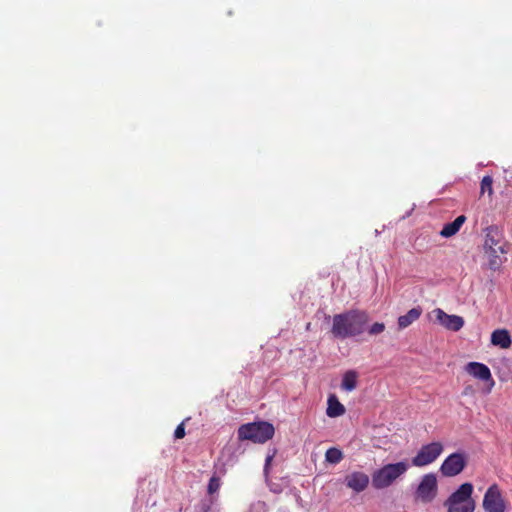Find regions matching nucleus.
Here are the masks:
<instances>
[{
	"label": "nucleus",
	"instance_id": "7ed1b4c3",
	"mask_svg": "<svg viewBox=\"0 0 512 512\" xmlns=\"http://www.w3.org/2000/svg\"><path fill=\"white\" fill-rule=\"evenodd\" d=\"M473 485L463 483L444 502L447 512H474L476 502L472 498Z\"/></svg>",
	"mask_w": 512,
	"mask_h": 512
},
{
	"label": "nucleus",
	"instance_id": "5701e85b",
	"mask_svg": "<svg viewBox=\"0 0 512 512\" xmlns=\"http://www.w3.org/2000/svg\"><path fill=\"white\" fill-rule=\"evenodd\" d=\"M271 460H272V456H268V457L266 458V462H265V470H267V468H268V466H269V464H270Z\"/></svg>",
	"mask_w": 512,
	"mask_h": 512
},
{
	"label": "nucleus",
	"instance_id": "412c9836",
	"mask_svg": "<svg viewBox=\"0 0 512 512\" xmlns=\"http://www.w3.org/2000/svg\"><path fill=\"white\" fill-rule=\"evenodd\" d=\"M220 485H221L220 478L215 475L212 476L208 483V488H207L208 493L211 495L216 493L219 490Z\"/></svg>",
	"mask_w": 512,
	"mask_h": 512
},
{
	"label": "nucleus",
	"instance_id": "39448f33",
	"mask_svg": "<svg viewBox=\"0 0 512 512\" xmlns=\"http://www.w3.org/2000/svg\"><path fill=\"white\" fill-rule=\"evenodd\" d=\"M274 426L265 421L243 424L238 429V439L254 443H265L274 436Z\"/></svg>",
	"mask_w": 512,
	"mask_h": 512
},
{
	"label": "nucleus",
	"instance_id": "0eeeda50",
	"mask_svg": "<svg viewBox=\"0 0 512 512\" xmlns=\"http://www.w3.org/2000/svg\"><path fill=\"white\" fill-rule=\"evenodd\" d=\"M443 452V445L440 442H431L423 445L418 453L412 458V464L416 467H423L433 463Z\"/></svg>",
	"mask_w": 512,
	"mask_h": 512
},
{
	"label": "nucleus",
	"instance_id": "20e7f679",
	"mask_svg": "<svg viewBox=\"0 0 512 512\" xmlns=\"http://www.w3.org/2000/svg\"><path fill=\"white\" fill-rule=\"evenodd\" d=\"M408 467L409 465L406 461L384 465L382 468L373 472V487L376 489H384L391 486L398 478L407 472Z\"/></svg>",
	"mask_w": 512,
	"mask_h": 512
},
{
	"label": "nucleus",
	"instance_id": "9d476101",
	"mask_svg": "<svg viewBox=\"0 0 512 512\" xmlns=\"http://www.w3.org/2000/svg\"><path fill=\"white\" fill-rule=\"evenodd\" d=\"M465 371L474 378L489 383L488 392L494 387L495 381L487 365L480 362H469L465 366Z\"/></svg>",
	"mask_w": 512,
	"mask_h": 512
},
{
	"label": "nucleus",
	"instance_id": "6e6552de",
	"mask_svg": "<svg viewBox=\"0 0 512 512\" xmlns=\"http://www.w3.org/2000/svg\"><path fill=\"white\" fill-rule=\"evenodd\" d=\"M466 465L467 460L463 453H452L443 461L440 472L445 477H454L460 474Z\"/></svg>",
	"mask_w": 512,
	"mask_h": 512
},
{
	"label": "nucleus",
	"instance_id": "aec40b11",
	"mask_svg": "<svg viewBox=\"0 0 512 512\" xmlns=\"http://www.w3.org/2000/svg\"><path fill=\"white\" fill-rule=\"evenodd\" d=\"M385 328L386 327H385L384 323H382V322H375L371 326L367 325L366 331H368V333L370 335H379V334L384 332Z\"/></svg>",
	"mask_w": 512,
	"mask_h": 512
},
{
	"label": "nucleus",
	"instance_id": "f8f14e48",
	"mask_svg": "<svg viewBox=\"0 0 512 512\" xmlns=\"http://www.w3.org/2000/svg\"><path fill=\"white\" fill-rule=\"evenodd\" d=\"M346 486L359 493L364 491L369 484V477L364 472L355 471L345 477Z\"/></svg>",
	"mask_w": 512,
	"mask_h": 512
},
{
	"label": "nucleus",
	"instance_id": "a211bd4d",
	"mask_svg": "<svg viewBox=\"0 0 512 512\" xmlns=\"http://www.w3.org/2000/svg\"><path fill=\"white\" fill-rule=\"evenodd\" d=\"M343 458V452L336 447L329 448L325 453V460L331 464H338Z\"/></svg>",
	"mask_w": 512,
	"mask_h": 512
},
{
	"label": "nucleus",
	"instance_id": "9b49d317",
	"mask_svg": "<svg viewBox=\"0 0 512 512\" xmlns=\"http://www.w3.org/2000/svg\"><path fill=\"white\" fill-rule=\"evenodd\" d=\"M434 313L438 322L448 330L456 332L459 331L464 325V320L460 316L448 315L440 308L434 310Z\"/></svg>",
	"mask_w": 512,
	"mask_h": 512
},
{
	"label": "nucleus",
	"instance_id": "f257e3e1",
	"mask_svg": "<svg viewBox=\"0 0 512 512\" xmlns=\"http://www.w3.org/2000/svg\"><path fill=\"white\" fill-rule=\"evenodd\" d=\"M369 320L368 313L359 309L335 314L332 318L331 333L337 339L358 337L366 331Z\"/></svg>",
	"mask_w": 512,
	"mask_h": 512
},
{
	"label": "nucleus",
	"instance_id": "4be33fe9",
	"mask_svg": "<svg viewBox=\"0 0 512 512\" xmlns=\"http://www.w3.org/2000/svg\"><path fill=\"white\" fill-rule=\"evenodd\" d=\"M174 436L176 439H182L185 436V427L183 423L179 424L176 427Z\"/></svg>",
	"mask_w": 512,
	"mask_h": 512
},
{
	"label": "nucleus",
	"instance_id": "ddd939ff",
	"mask_svg": "<svg viewBox=\"0 0 512 512\" xmlns=\"http://www.w3.org/2000/svg\"><path fill=\"white\" fill-rule=\"evenodd\" d=\"M490 341L493 346L499 347L501 349H508L512 345L510 332L505 328L494 330L491 333Z\"/></svg>",
	"mask_w": 512,
	"mask_h": 512
},
{
	"label": "nucleus",
	"instance_id": "1a4fd4ad",
	"mask_svg": "<svg viewBox=\"0 0 512 512\" xmlns=\"http://www.w3.org/2000/svg\"><path fill=\"white\" fill-rule=\"evenodd\" d=\"M436 493V476L432 473L424 475L416 491L417 497L423 502H431L435 498Z\"/></svg>",
	"mask_w": 512,
	"mask_h": 512
},
{
	"label": "nucleus",
	"instance_id": "4468645a",
	"mask_svg": "<svg viewBox=\"0 0 512 512\" xmlns=\"http://www.w3.org/2000/svg\"><path fill=\"white\" fill-rule=\"evenodd\" d=\"M421 314L422 308L419 306L410 309L405 315H402L398 318L399 329H405L410 326L413 322L419 319Z\"/></svg>",
	"mask_w": 512,
	"mask_h": 512
},
{
	"label": "nucleus",
	"instance_id": "423d86ee",
	"mask_svg": "<svg viewBox=\"0 0 512 512\" xmlns=\"http://www.w3.org/2000/svg\"><path fill=\"white\" fill-rule=\"evenodd\" d=\"M482 506L485 512H505L507 505L502 496L500 487L497 484H492L486 490Z\"/></svg>",
	"mask_w": 512,
	"mask_h": 512
},
{
	"label": "nucleus",
	"instance_id": "2eb2a0df",
	"mask_svg": "<svg viewBox=\"0 0 512 512\" xmlns=\"http://www.w3.org/2000/svg\"><path fill=\"white\" fill-rule=\"evenodd\" d=\"M466 217L464 215L458 216L453 222L447 223L440 231V235L444 238H449L460 230L461 226L465 223Z\"/></svg>",
	"mask_w": 512,
	"mask_h": 512
},
{
	"label": "nucleus",
	"instance_id": "dca6fc26",
	"mask_svg": "<svg viewBox=\"0 0 512 512\" xmlns=\"http://www.w3.org/2000/svg\"><path fill=\"white\" fill-rule=\"evenodd\" d=\"M344 413V405L339 402L335 395H330L328 398V407L326 410V414L331 418H335L342 416Z\"/></svg>",
	"mask_w": 512,
	"mask_h": 512
},
{
	"label": "nucleus",
	"instance_id": "f03ea898",
	"mask_svg": "<svg viewBox=\"0 0 512 512\" xmlns=\"http://www.w3.org/2000/svg\"><path fill=\"white\" fill-rule=\"evenodd\" d=\"M509 243L505 240L502 229L491 225L485 229L483 249L488 259V267L498 271L506 261Z\"/></svg>",
	"mask_w": 512,
	"mask_h": 512
},
{
	"label": "nucleus",
	"instance_id": "6ab92c4d",
	"mask_svg": "<svg viewBox=\"0 0 512 512\" xmlns=\"http://www.w3.org/2000/svg\"><path fill=\"white\" fill-rule=\"evenodd\" d=\"M486 192L489 196L493 194V178L489 175L484 176L480 183V193L483 195Z\"/></svg>",
	"mask_w": 512,
	"mask_h": 512
},
{
	"label": "nucleus",
	"instance_id": "f3484780",
	"mask_svg": "<svg viewBox=\"0 0 512 512\" xmlns=\"http://www.w3.org/2000/svg\"><path fill=\"white\" fill-rule=\"evenodd\" d=\"M357 373L353 370L347 371L342 379L341 387L345 391H353L357 386Z\"/></svg>",
	"mask_w": 512,
	"mask_h": 512
}]
</instances>
